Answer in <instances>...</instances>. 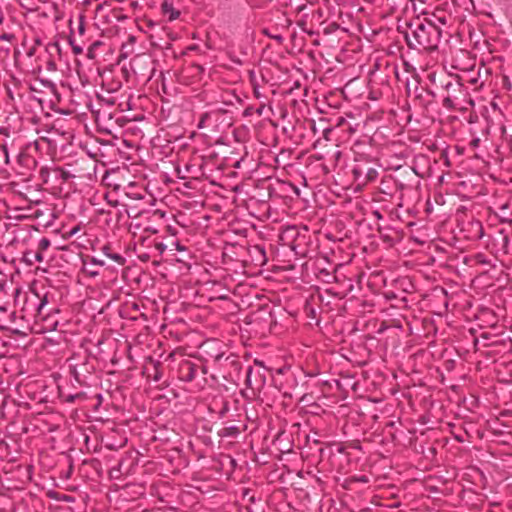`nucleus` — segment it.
<instances>
[{
  "mask_svg": "<svg viewBox=\"0 0 512 512\" xmlns=\"http://www.w3.org/2000/svg\"><path fill=\"white\" fill-rule=\"evenodd\" d=\"M35 259H36L37 262H42L44 260L43 251H39L37 249V252L35 254Z\"/></svg>",
  "mask_w": 512,
  "mask_h": 512,
  "instance_id": "423d86ee",
  "label": "nucleus"
},
{
  "mask_svg": "<svg viewBox=\"0 0 512 512\" xmlns=\"http://www.w3.org/2000/svg\"><path fill=\"white\" fill-rule=\"evenodd\" d=\"M109 250H110V248H109L108 246H104V247H103V251H104V253H105L106 255H107V253H110V252H109Z\"/></svg>",
  "mask_w": 512,
  "mask_h": 512,
  "instance_id": "1a4fd4ad",
  "label": "nucleus"
},
{
  "mask_svg": "<svg viewBox=\"0 0 512 512\" xmlns=\"http://www.w3.org/2000/svg\"><path fill=\"white\" fill-rule=\"evenodd\" d=\"M46 303H47V299H46V298H43V299L41 300V303H40L39 307H38V314H41V313H42V310H43V308H44V306H45V304H46Z\"/></svg>",
  "mask_w": 512,
  "mask_h": 512,
  "instance_id": "0eeeda50",
  "label": "nucleus"
},
{
  "mask_svg": "<svg viewBox=\"0 0 512 512\" xmlns=\"http://www.w3.org/2000/svg\"><path fill=\"white\" fill-rule=\"evenodd\" d=\"M107 256L119 264H124V258L117 253H107Z\"/></svg>",
  "mask_w": 512,
  "mask_h": 512,
  "instance_id": "20e7f679",
  "label": "nucleus"
},
{
  "mask_svg": "<svg viewBox=\"0 0 512 512\" xmlns=\"http://www.w3.org/2000/svg\"><path fill=\"white\" fill-rule=\"evenodd\" d=\"M50 246V241L47 238H42L38 243V250L39 251H46Z\"/></svg>",
  "mask_w": 512,
  "mask_h": 512,
  "instance_id": "7ed1b4c3",
  "label": "nucleus"
},
{
  "mask_svg": "<svg viewBox=\"0 0 512 512\" xmlns=\"http://www.w3.org/2000/svg\"><path fill=\"white\" fill-rule=\"evenodd\" d=\"M74 52L76 54H80L82 52V49L81 48H77V47H74Z\"/></svg>",
  "mask_w": 512,
  "mask_h": 512,
  "instance_id": "6e6552de",
  "label": "nucleus"
},
{
  "mask_svg": "<svg viewBox=\"0 0 512 512\" xmlns=\"http://www.w3.org/2000/svg\"><path fill=\"white\" fill-rule=\"evenodd\" d=\"M426 30V27L425 25L423 24H419L416 29L413 31V34L417 40V42L421 45H423L426 41L424 39V34H425V31Z\"/></svg>",
  "mask_w": 512,
  "mask_h": 512,
  "instance_id": "f03ea898",
  "label": "nucleus"
},
{
  "mask_svg": "<svg viewBox=\"0 0 512 512\" xmlns=\"http://www.w3.org/2000/svg\"><path fill=\"white\" fill-rule=\"evenodd\" d=\"M253 372V368L252 367H248L247 371H246V383L248 386L251 385V374Z\"/></svg>",
  "mask_w": 512,
  "mask_h": 512,
  "instance_id": "39448f33",
  "label": "nucleus"
},
{
  "mask_svg": "<svg viewBox=\"0 0 512 512\" xmlns=\"http://www.w3.org/2000/svg\"><path fill=\"white\" fill-rule=\"evenodd\" d=\"M161 10H162V13L165 17H167V19L169 21H174L176 20L179 15H180V12L179 10H177L176 8H174L173 4L168 2V1H164L162 4H161Z\"/></svg>",
  "mask_w": 512,
  "mask_h": 512,
  "instance_id": "f257e3e1",
  "label": "nucleus"
}]
</instances>
